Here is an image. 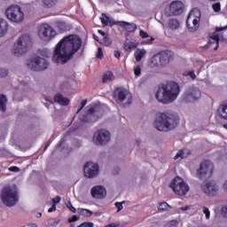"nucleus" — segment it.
I'll use <instances>...</instances> for the list:
<instances>
[{"label": "nucleus", "mask_w": 227, "mask_h": 227, "mask_svg": "<svg viewBox=\"0 0 227 227\" xmlns=\"http://www.w3.org/2000/svg\"><path fill=\"white\" fill-rule=\"evenodd\" d=\"M94 224L91 222H85L82 223V224L78 225L77 227H93Z\"/></svg>", "instance_id": "obj_43"}, {"label": "nucleus", "mask_w": 227, "mask_h": 227, "mask_svg": "<svg viewBox=\"0 0 227 227\" xmlns=\"http://www.w3.org/2000/svg\"><path fill=\"white\" fill-rule=\"evenodd\" d=\"M113 79H114V74H113V72L108 71L103 74L102 81L103 82L106 83V82H111Z\"/></svg>", "instance_id": "obj_28"}, {"label": "nucleus", "mask_w": 227, "mask_h": 227, "mask_svg": "<svg viewBox=\"0 0 227 227\" xmlns=\"http://www.w3.org/2000/svg\"><path fill=\"white\" fill-rule=\"evenodd\" d=\"M180 123V117L176 114H160L154 121V127L160 132H169Z\"/></svg>", "instance_id": "obj_3"}, {"label": "nucleus", "mask_w": 227, "mask_h": 227, "mask_svg": "<svg viewBox=\"0 0 227 227\" xmlns=\"http://www.w3.org/2000/svg\"><path fill=\"white\" fill-rule=\"evenodd\" d=\"M98 34L101 35V36H103V38L105 36H107V34H106V32H104L103 30H98Z\"/></svg>", "instance_id": "obj_55"}, {"label": "nucleus", "mask_w": 227, "mask_h": 227, "mask_svg": "<svg viewBox=\"0 0 227 227\" xmlns=\"http://www.w3.org/2000/svg\"><path fill=\"white\" fill-rule=\"evenodd\" d=\"M50 145H51V141L46 142L44 145V150H47V148H49Z\"/></svg>", "instance_id": "obj_57"}, {"label": "nucleus", "mask_w": 227, "mask_h": 227, "mask_svg": "<svg viewBox=\"0 0 227 227\" xmlns=\"http://www.w3.org/2000/svg\"><path fill=\"white\" fill-rule=\"evenodd\" d=\"M6 75H8V70L0 68V77H6Z\"/></svg>", "instance_id": "obj_44"}, {"label": "nucleus", "mask_w": 227, "mask_h": 227, "mask_svg": "<svg viewBox=\"0 0 227 227\" xmlns=\"http://www.w3.org/2000/svg\"><path fill=\"white\" fill-rule=\"evenodd\" d=\"M6 104H8V98L4 94L0 95V111L4 113L6 111Z\"/></svg>", "instance_id": "obj_25"}, {"label": "nucleus", "mask_w": 227, "mask_h": 227, "mask_svg": "<svg viewBox=\"0 0 227 227\" xmlns=\"http://www.w3.org/2000/svg\"><path fill=\"white\" fill-rule=\"evenodd\" d=\"M97 58H98V59H104V51H102V48H98Z\"/></svg>", "instance_id": "obj_40"}, {"label": "nucleus", "mask_w": 227, "mask_h": 227, "mask_svg": "<svg viewBox=\"0 0 227 227\" xmlns=\"http://www.w3.org/2000/svg\"><path fill=\"white\" fill-rule=\"evenodd\" d=\"M43 4L46 8H52L58 4V0H43Z\"/></svg>", "instance_id": "obj_32"}, {"label": "nucleus", "mask_w": 227, "mask_h": 227, "mask_svg": "<svg viewBox=\"0 0 227 227\" xmlns=\"http://www.w3.org/2000/svg\"><path fill=\"white\" fill-rule=\"evenodd\" d=\"M79 214H81V215H84L85 217H91V215H93V212L86 208H81Z\"/></svg>", "instance_id": "obj_33"}, {"label": "nucleus", "mask_w": 227, "mask_h": 227, "mask_svg": "<svg viewBox=\"0 0 227 227\" xmlns=\"http://www.w3.org/2000/svg\"><path fill=\"white\" fill-rule=\"evenodd\" d=\"M48 212H56V204H53L49 209Z\"/></svg>", "instance_id": "obj_52"}, {"label": "nucleus", "mask_w": 227, "mask_h": 227, "mask_svg": "<svg viewBox=\"0 0 227 227\" xmlns=\"http://www.w3.org/2000/svg\"><path fill=\"white\" fill-rule=\"evenodd\" d=\"M120 56H121V53L119 51H115L114 57L118 59V58H120Z\"/></svg>", "instance_id": "obj_56"}, {"label": "nucleus", "mask_w": 227, "mask_h": 227, "mask_svg": "<svg viewBox=\"0 0 227 227\" xmlns=\"http://www.w3.org/2000/svg\"><path fill=\"white\" fill-rule=\"evenodd\" d=\"M6 33H8V23L2 21L0 23V38H2V36H4Z\"/></svg>", "instance_id": "obj_31"}, {"label": "nucleus", "mask_w": 227, "mask_h": 227, "mask_svg": "<svg viewBox=\"0 0 227 227\" xmlns=\"http://www.w3.org/2000/svg\"><path fill=\"white\" fill-rule=\"evenodd\" d=\"M168 27L172 29V31L178 29V27H180V21L177 19H170L168 20Z\"/></svg>", "instance_id": "obj_24"}, {"label": "nucleus", "mask_w": 227, "mask_h": 227, "mask_svg": "<svg viewBox=\"0 0 227 227\" xmlns=\"http://www.w3.org/2000/svg\"><path fill=\"white\" fill-rule=\"evenodd\" d=\"M53 100L56 104H59V106H69L70 104V99L63 97V95L59 93L54 96Z\"/></svg>", "instance_id": "obj_20"}, {"label": "nucleus", "mask_w": 227, "mask_h": 227, "mask_svg": "<svg viewBox=\"0 0 227 227\" xmlns=\"http://www.w3.org/2000/svg\"><path fill=\"white\" fill-rule=\"evenodd\" d=\"M191 155V151L179 150L175 155L174 159L176 160L177 159H187Z\"/></svg>", "instance_id": "obj_22"}, {"label": "nucleus", "mask_w": 227, "mask_h": 227, "mask_svg": "<svg viewBox=\"0 0 227 227\" xmlns=\"http://www.w3.org/2000/svg\"><path fill=\"white\" fill-rule=\"evenodd\" d=\"M96 145H107L111 141V133L106 129L98 130L93 136Z\"/></svg>", "instance_id": "obj_14"}, {"label": "nucleus", "mask_w": 227, "mask_h": 227, "mask_svg": "<svg viewBox=\"0 0 227 227\" xmlns=\"http://www.w3.org/2000/svg\"><path fill=\"white\" fill-rule=\"evenodd\" d=\"M223 128H224V129H227V124H223Z\"/></svg>", "instance_id": "obj_64"}, {"label": "nucleus", "mask_w": 227, "mask_h": 227, "mask_svg": "<svg viewBox=\"0 0 227 227\" xmlns=\"http://www.w3.org/2000/svg\"><path fill=\"white\" fill-rule=\"evenodd\" d=\"M137 43H136V42L134 41H126L124 43V48L126 49V51H132L134 49H137Z\"/></svg>", "instance_id": "obj_30"}, {"label": "nucleus", "mask_w": 227, "mask_h": 227, "mask_svg": "<svg viewBox=\"0 0 227 227\" xmlns=\"http://www.w3.org/2000/svg\"><path fill=\"white\" fill-rule=\"evenodd\" d=\"M75 221H79V217L74 215L71 218L68 219L69 223H75Z\"/></svg>", "instance_id": "obj_48"}, {"label": "nucleus", "mask_w": 227, "mask_h": 227, "mask_svg": "<svg viewBox=\"0 0 227 227\" xmlns=\"http://www.w3.org/2000/svg\"><path fill=\"white\" fill-rule=\"evenodd\" d=\"M90 194L95 200H104L107 195V192L104 186L96 185L90 190Z\"/></svg>", "instance_id": "obj_18"}, {"label": "nucleus", "mask_w": 227, "mask_h": 227, "mask_svg": "<svg viewBox=\"0 0 227 227\" xmlns=\"http://www.w3.org/2000/svg\"><path fill=\"white\" fill-rule=\"evenodd\" d=\"M27 65L29 70H33L34 72H42V70H46L47 67H49V62L43 58L35 57Z\"/></svg>", "instance_id": "obj_12"}, {"label": "nucleus", "mask_w": 227, "mask_h": 227, "mask_svg": "<svg viewBox=\"0 0 227 227\" xmlns=\"http://www.w3.org/2000/svg\"><path fill=\"white\" fill-rule=\"evenodd\" d=\"M152 42H155V38L151 37L150 40L147 41V43H152Z\"/></svg>", "instance_id": "obj_59"}, {"label": "nucleus", "mask_w": 227, "mask_h": 227, "mask_svg": "<svg viewBox=\"0 0 227 227\" xmlns=\"http://www.w3.org/2000/svg\"><path fill=\"white\" fill-rule=\"evenodd\" d=\"M37 217H42V213H37Z\"/></svg>", "instance_id": "obj_62"}, {"label": "nucleus", "mask_w": 227, "mask_h": 227, "mask_svg": "<svg viewBox=\"0 0 227 227\" xmlns=\"http://www.w3.org/2000/svg\"><path fill=\"white\" fill-rule=\"evenodd\" d=\"M139 36L142 37L143 39L150 37L148 33L145 32L144 30H140Z\"/></svg>", "instance_id": "obj_45"}, {"label": "nucleus", "mask_w": 227, "mask_h": 227, "mask_svg": "<svg viewBox=\"0 0 227 227\" xmlns=\"http://www.w3.org/2000/svg\"><path fill=\"white\" fill-rule=\"evenodd\" d=\"M158 210L160 212H168V210H171V206H169V204L167 202H160L158 205Z\"/></svg>", "instance_id": "obj_29"}, {"label": "nucleus", "mask_w": 227, "mask_h": 227, "mask_svg": "<svg viewBox=\"0 0 227 227\" xmlns=\"http://www.w3.org/2000/svg\"><path fill=\"white\" fill-rule=\"evenodd\" d=\"M28 227H38V225H36L35 223H31L28 225Z\"/></svg>", "instance_id": "obj_61"}, {"label": "nucleus", "mask_w": 227, "mask_h": 227, "mask_svg": "<svg viewBox=\"0 0 227 227\" xmlns=\"http://www.w3.org/2000/svg\"><path fill=\"white\" fill-rule=\"evenodd\" d=\"M134 74L136 77H139V75H141V66H137L134 67Z\"/></svg>", "instance_id": "obj_38"}, {"label": "nucleus", "mask_w": 227, "mask_h": 227, "mask_svg": "<svg viewBox=\"0 0 227 227\" xmlns=\"http://www.w3.org/2000/svg\"><path fill=\"white\" fill-rule=\"evenodd\" d=\"M170 226H178V221L176 220H172L170 222Z\"/></svg>", "instance_id": "obj_54"}, {"label": "nucleus", "mask_w": 227, "mask_h": 227, "mask_svg": "<svg viewBox=\"0 0 227 227\" xmlns=\"http://www.w3.org/2000/svg\"><path fill=\"white\" fill-rule=\"evenodd\" d=\"M169 188L172 189L177 196H185V194L189 192V184H187L184 179L179 176L173 179L169 184Z\"/></svg>", "instance_id": "obj_6"}, {"label": "nucleus", "mask_w": 227, "mask_h": 227, "mask_svg": "<svg viewBox=\"0 0 227 227\" xmlns=\"http://www.w3.org/2000/svg\"><path fill=\"white\" fill-rule=\"evenodd\" d=\"M94 113H95V107H90L88 110L89 115L80 117L81 121H83L84 123H89L90 119H91V116H93Z\"/></svg>", "instance_id": "obj_26"}, {"label": "nucleus", "mask_w": 227, "mask_h": 227, "mask_svg": "<svg viewBox=\"0 0 227 227\" xmlns=\"http://www.w3.org/2000/svg\"><path fill=\"white\" fill-rule=\"evenodd\" d=\"M88 104V99H83L80 106H79V108L77 110V113H81V111H82V108Z\"/></svg>", "instance_id": "obj_37"}, {"label": "nucleus", "mask_w": 227, "mask_h": 227, "mask_svg": "<svg viewBox=\"0 0 227 227\" xmlns=\"http://www.w3.org/2000/svg\"><path fill=\"white\" fill-rule=\"evenodd\" d=\"M188 75H190V77H192V79H196V74H194V71H190L188 73Z\"/></svg>", "instance_id": "obj_53"}, {"label": "nucleus", "mask_w": 227, "mask_h": 227, "mask_svg": "<svg viewBox=\"0 0 227 227\" xmlns=\"http://www.w3.org/2000/svg\"><path fill=\"white\" fill-rule=\"evenodd\" d=\"M219 35H217L215 32L213 33V35L209 39L208 44L212 45V43H215L214 51H217L219 49Z\"/></svg>", "instance_id": "obj_21"}, {"label": "nucleus", "mask_w": 227, "mask_h": 227, "mask_svg": "<svg viewBox=\"0 0 227 227\" xmlns=\"http://www.w3.org/2000/svg\"><path fill=\"white\" fill-rule=\"evenodd\" d=\"M222 214L223 217H227V207L222 208Z\"/></svg>", "instance_id": "obj_51"}, {"label": "nucleus", "mask_w": 227, "mask_h": 227, "mask_svg": "<svg viewBox=\"0 0 227 227\" xmlns=\"http://www.w3.org/2000/svg\"><path fill=\"white\" fill-rule=\"evenodd\" d=\"M180 95V85L175 82L161 84L156 91L155 97L161 104H171Z\"/></svg>", "instance_id": "obj_2"}, {"label": "nucleus", "mask_w": 227, "mask_h": 227, "mask_svg": "<svg viewBox=\"0 0 227 227\" xmlns=\"http://www.w3.org/2000/svg\"><path fill=\"white\" fill-rule=\"evenodd\" d=\"M146 55L145 50H137L135 51V59L136 61H141Z\"/></svg>", "instance_id": "obj_27"}, {"label": "nucleus", "mask_w": 227, "mask_h": 227, "mask_svg": "<svg viewBox=\"0 0 227 227\" xmlns=\"http://www.w3.org/2000/svg\"><path fill=\"white\" fill-rule=\"evenodd\" d=\"M1 200L6 207H15L19 203V189L17 185H7L2 189Z\"/></svg>", "instance_id": "obj_4"}, {"label": "nucleus", "mask_w": 227, "mask_h": 227, "mask_svg": "<svg viewBox=\"0 0 227 227\" xmlns=\"http://www.w3.org/2000/svg\"><path fill=\"white\" fill-rule=\"evenodd\" d=\"M5 14L7 19H9V20H11L12 22L19 23L24 20V12L19 5L10 6L5 11Z\"/></svg>", "instance_id": "obj_8"}, {"label": "nucleus", "mask_w": 227, "mask_h": 227, "mask_svg": "<svg viewBox=\"0 0 227 227\" xmlns=\"http://www.w3.org/2000/svg\"><path fill=\"white\" fill-rule=\"evenodd\" d=\"M203 214H205L206 219H210V210L207 207H203Z\"/></svg>", "instance_id": "obj_42"}, {"label": "nucleus", "mask_w": 227, "mask_h": 227, "mask_svg": "<svg viewBox=\"0 0 227 227\" xmlns=\"http://www.w3.org/2000/svg\"><path fill=\"white\" fill-rule=\"evenodd\" d=\"M214 173V164L210 160H204L200 163V168L197 170V176L200 180L203 178H207V175L208 176H212Z\"/></svg>", "instance_id": "obj_13"}, {"label": "nucleus", "mask_w": 227, "mask_h": 227, "mask_svg": "<svg viewBox=\"0 0 227 227\" xmlns=\"http://www.w3.org/2000/svg\"><path fill=\"white\" fill-rule=\"evenodd\" d=\"M67 208H69V210L73 212V214H75V212H77V209H75V207L72 205V202L68 203Z\"/></svg>", "instance_id": "obj_47"}, {"label": "nucleus", "mask_w": 227, "mask_h": 227, "mask_svg": "<svg viewBox=\"0 0 227 227\" xmlns=\"http://www.w3.org/2000/svg\"><path fill=\"white\" fill-rule=\"evenodd\" d=\"M200 98H201V90L196 87L188 89L184 96V102H196Z\"/></svg>", "instance_id": "obj_15"}, {"label": "nucleus", "mask_w": 227, "mask_h": 227, "mask_svg": "<svg viewBox=\"0 0 227 227\" xmlns=\"http://www.w3.org/2000/svg\"><path fill=\"white\" fill-rule=\"evenodd\" d=\"M65 143V137H63L62 139H60V141L59 142V146H62V145Z\"/></svg>", "instance_id": "obj_58"}, {"label": "nucleus", "mask_w": 227, "mask_h": 227, "mask_svg": "<svg viewBox=\"0 0 227 227\" xmlns=\"http://www.w3.org/2000/svg\"><path fill=\"white\" fill-rule=\"evenodd\" d=\"M102 17H105L101 19V23L103 24V26H109V17L104 13L102 14Z\"/></svg>", "instance_id": "obj_36"}, {"label": "nucleus", "mask_w": 227, "mask_h": 227, "mask_svg": "<svg viewBox=\"0 0 227 227\" xmlns=\"http://www.w3.org/2000/svg\"><path fill=\"white\" fill-rule=\"evenodd\" d=\"M223 190L227 192V181L223 184Z\"/></svg>", "instance_id": "obj_60"}, {"label": "nucleus", "mask_w": 227, "mask_h": 227, "mask_svg": "<svg viewBox=\"0 0 227 227\" xmlns=\"http://www.w3.org/2000/svg\"><path fill=\"white\" fill-rule=\"evenodd\" d=\"M9 171H12V173H19V171H20V168L17 166H13L9 168Z\"/></svg>", "instance_id": "obj_46"}, {"label": "nucleus", "mask_w": 227, "mask_h": 227, "mask_svg": "<svg viewBox=\"0 0 227 227\" xmlns=\"http://www.w3.org/2000/svg\"><path fill=\"white\" fill-rule=\"evenodd\" d=\"M113 43V41H111V38H109V35H106L103 37V45L106 47H109Z\"/></svg>", "instance_id": "obj_34"}, {"label": "nucleus", "mask_w": 227, "mask_h": 227, "mask_svg": "<svg viewBox=\"0 0 227 227\" xmlns=\"http://www.w3.org/2000/svg\"><path fill=\"white\" fill-rule=\"evenodd\" d=\"M171 59H173V53L170 51H165L160 52L158 55H154L152 63H154L156 67H166L169 65Z\"/></svg>", "instance_id": "obj_11"}, {"label": "nucleus", "mask_w": 227, "mask_h": 227, "mask_svg": "<svg viewBox=\"0 0 227 227\" xmlns=\"http://www.w3.org/2000/svg\"><path fill=\"white\" fill-rule=\"evenodd\" d=\"M200 17H201V12L198 10H192L186 20V26L191 33L198 31L200 27Z\"/></svg>", "instance_id": "obj_9"}, {"label": "nucleus", "mask_w": 227, "mask_h": 227, "mask_svg": "<svg viewBox=\"0 0 227 227\" xmlns=\"http://www.w3.org/2000/svg\"><path fill=\"white\" fill-rule=\"evenodd\" d=\"M108 24L110 25V27H113V26H125V21H114L113 20H109Z\"/></svg>", "instance_id": "obj_35"}, {"label": "nucleus", "mask_w": 227, "mask_h": 227, "mask_svg": "<svg viewBox=\"0 0 227 227\" xmlns=\"http://www.w3.org/2000/svg\"><path fill=\"white\" fill-rule=\"evenodd\" d=\"M82 47V39L77 35H69L65 36L55 46L52 62L57 65H65L68 63L74 55Z\"/></svg>", "instance_id": "obj_1"}, {"label": "nucleus", "mask_w": 227, "mask_h": 227, "mask_svg": "<svg viewBox=\"0 0 227 227\" xmlns=\"http://www.w3.org/2000/svg\"><path fill=\"white\" fill-rule=\"evenodd\" d=\"M31 47H33V39H31L29 35H23L18 39L17 43L13 45V54L22 56L26 54Z\"/></svg>", "instance_id": "obj_5"}, {"label": "nucleus", "mask_w": 227, "mask_h": 227, "mask_svg": "<svg viewBox=\"0 0 227 227\" xmlns=\"http://www.w3.org/2000/svg\"><path fill=\"white\" fill-rule=\"evenodd\" d=\"M212 8L214 12H221V3L213 4Z\"/></svg>", "instance_id": "obj_39"}, {"label": "nucleus", "mask_w": 227, "mask_h": 227, "mask_svg": "<svg viewBox=\"0 0 227 227\" xmlns=\"http://www.w3.org/2000/svg\"><path fill=\"white\" fill-rule=\"evenodd\" d=\"M61 201V197L57 196L54 199H52V202L54 203V205H58V203H59Z\"/></svg>", "instance_id": "obj_49"}, {"label": "nucleus", "mask_w": 227, "mask_h": 227, "mask_svg": "<svg viewBox=\"0 0 227 227\" xmlns=\"http://www.w3.org/2000/svg\"><path fill=\"white\" fill-rule=\"evenodd\" d=\"M115 207L117 208V212H121L123 210V202H115Z\"/></svg>", "instance_id": "obj_41"}, {"label": "nucleus", "mask_w": 227, "mask_h": 227, "mask_svg": "<svg viewBox=\"0 0 227 227\" xmlns=\"http://www.w3.org/2000/svg\"><path fill=\"white\" fill-rule=\"evenodd\" d=\"M94 40H96V42H98V36H94Z\"/></svg>", "instance_id": "obj_63"}, {"label": "nucleus", "mask_w": 227, "mask_h": 227, "mask_svg": "<svg viewBox=\"0 0 227 227\" xmlns=\"http://www.w3.org/2000/svg\"><path fill=\"white\" fill-rule=\"evenodd\" d=\"M86 178H95L98 175V164L89 161L83 168Z\"/></svg>", "instance_id": "obj_16"}, {"label": "nucleus", "mask_w": 227, "mask_h": 227, "mask_svg": "<svg viewBox=\"0 0 227 227\" xmlns=\"http://www.w3.org/2000/svg\"><path fill=\"white\" fill-rule=\"evenodd\" d=\"M201 190L207 196H215L217 194V191H219V188L215 185V183L212 181V182L205 183L204 184H201Z\"/></svg>", "instance_id": "obj_17"}, {"label": "nucleus", "mask_w": 227, "mask_h": 227, "mask_svg": "<svg viewBox=\"0 0 227 227\" xmlns=\"http://www.w3.org/2000/svg\"><path fill=\"white\" fill-rule=\"evenodd\" d=\"M226 29H227V25L225 27H215L216 33H219L220 31H224Z\"/></svg>", "instance_id": "obj_50"}, {"label": "nucleus", "mask_w": 227, "mask_h": 227, "mask_svg": "<svg viewBox=\"0 0 227 227\" xmlns=\"http://www.w3.org/2000/svg\"><path fill=\"white\" fill-rule=\"evenodd\" d=\"M114 98L118 104H123L126 100L124 107L132 104V94L123 88H117L114 92Z\"/></svg>", "instance_id": "obj_10"}, {"label": "nucleus", "mask_w": 227, "mask_h": 227, "mask_svg": "<svg viewBox=\"0 0 227 227\" xmlns=\"http://www.w3.org/2000/svg\"><path fill=\"white\" fill-rule=\"evenodd\" d=\"M124 26H121V27H124L128 33H134L137 29V26L134 23H129L127 21H124Z\"/></svg>", "instance_id": "obj_23"}, {"label": "nucleus", "mask_w": 227, "mask_h": 227, "mask_svg": "<svg viewBox=\"0 0 227 227\" xmlns=\"http://www.w3.org/2000/svg\"><path fill=\"white\" fill-rule=\"evenodd\" d=\"M169 12L171 15H182L184 13V3L174 1L170 4Z\"/></svg>", "instance_id": "obj_19"}, {"label": "nucleus", "mask_w": 227, "mask_h": 227, "mask_svg": "<svg viewBox=\"0 0 227 227\" xmlns=\"http://www.w3.org/2000/svg\"><path fill=\"white\" fill-rule=\"evenodd\" d=\"M38 36L41 40L44 42H51L53 38H56L58 33L56 30L49 24L43 23L38 27Z\"/></svg>", "instance_id": "obj_7"}]
</instances>
